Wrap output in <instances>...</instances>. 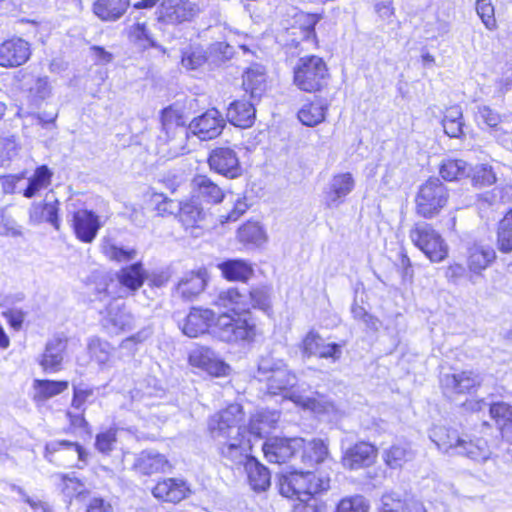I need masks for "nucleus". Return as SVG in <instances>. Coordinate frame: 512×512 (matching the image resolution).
<instances>
[{"label":"nucleus","instance_id":"7","mask_svg":"<svg viewBox=\"0 0 512 512\" xmlns=\"http://www.w3.org/2000/svg\"><path fill=\"white\" fill-rule=\"evenodd\" d=\"M146 278L147 272L142 262L138 261L122 267L115 273L117 284H115L113 278H110V282H105L102 288L98 287L97 292L100 296L104 297L124 298L138 291L146 281Z\"/></svg>","mask_w":512,"mask_h":512},{"label":"nucleus","instance_id":"58","mask_svg":"<svg viewBox=\"0 0 512 512\" xmlns=\"http://www.w3.org/2000/svg\"><path fill=\"white\" fill-rule=\"evenodd\" d=\"M476 117L480 121L479 123L492 131L499 130L500 125L503 122L502 115L487 105L478 108Z\"/></svg>","mask_w":512,"mask_h":512},{"label":"nucleus","instance_id":"3","mask_svg":"<svg viewBox=\"0 0 512 512\" xmlns=\"http://www.w3.org/2000/svg\"><path fill=\"white\" fill-rule=\"evenodd\" d=\"M450 189L438 177H429L414 196V212L425 220L437 218L450 205Z\"/></svg>","mask_w":512,"mask_h":512},{"label":"nucleus","instance_id":"8","mask_svg":"<svg viewBox=\"0 0 512 512\" xmlns=\"http://www.w3.org/2000/svg\"><path fill=\"white\" fill-rule=\"evenodd\" d=\"M328 76L325 61L315 55L299 58L294 67V84L305 92L322 90L327 85Z\"/></svg>","mask_w":512,"mask_h":512},{"label":"nucleus","instance_id":"25","mask_svg":"<svg viewBox=\"0 0 512 512\" xmlns=\"http://www.w3.org/2000/svg\"><path fill=\"white\" fill-rule=\"evenodd\" d=\"M133 467L142 475H152L164 473L170 466L163 454L155 450H144L136 456Z\"/></svg>","mask_w":512,"mask_h":512},{"label":"nucleus","instance_id":"11","mask_svg":"<svg viewBox=\"0 0 512 512\" xmlns=\"http://www.w3.org/2000/svg\"><path fill=\"white\" fill-rule=\"evenodd\" d=\"M198 12V6L189 0H162L157 8V20L166 24H180L190 21Z\"/></svg>","mask_w":512,"mask_h":512},{"label":"nucleus","instance_id":"43","mask_svg":"<svg viewBox=\"0 0 512 512\" xmlns=\"http://www.w3.org/2000/svg\"><path fill=\"white\" fill-rule=\"evenodd\" d=\"M52 176V171L46 165L37 167L33 175L28 178L27 186L22 195L29 199L35 197L42 189L50 185Z\"/></svg>","mask_w":512,"mask_h":512},{"label":"nucleus","instance_id":"9","mask_svg":"<svg viewBox=\"0 0 512 512\" xmlns=\"http://www.w3.org/2000/svg\"><path fill=\"white\" fill-rule=\"evenodd\" d=\"M210 169L228 179H236L243 174L237 152L231 147H216L209 153Z\"/></svg>","mask_w":512,"mask_h":512},{"label":"nucleus","instance_id":"60","mask_svg":"<svg viewBox=\"0 0 512 512\" xmlns=\"http://www.w3.org/2000/svg\"><path fill=\"white\" fill-rule=\"evenodd\" d=\"M0 235L17 237L21 235V230L17 222L7 214V208H0Z\"/></svg>","mask_w":512,"mask_h":512},{"label":"nucleus","instance_id":"49","mask_svg":"<svg viewBox=\"0 0 512 512\" xmlns=\"http://www.w3.org/2000/svg\"><path fill=\"white\" fill-rule=\"evenodd\" d=\"M469 176L471 185L475 189H484L497 182V176L493 167L486 163L476 165L471 170V174Z\"/></svg>","mask_w":512,"mask_h":512},{"label":"nucleus","instance_id":"30","mask_svg":"<svg viewBox=\"0 0 512 512\" xmlns=\"http://www.w3.org/2000/svg\"><path fill=\"white\" fill-rule=\"evenodd\" d=\"M66 347V341L61 338H53L47 342L45 351L39 361L40 366L45 372L54 373L61 369L63 353Z\"/></svg>","mask_w":512,"mask_h":512},{"label":"nucleus","instance_id":"22","mask_svg":"<svg viewBox=\"0 0 512 512\" xmlns=\"http://www.w3.org/2000/svg\"><path fill=\"white\" fill-rule=\"evenodd\" d=\"M489 415L495 423L501 440L512 444V405L504 401L489 404Z\"/></svg>","mask_w":512,"mask_h":512},{"label":"nucleus","instance_id":"41","mask_svg":"<svg viewBox=\"0 0 512 512\" xmlns=\"http://www.w3.org/2000/svg\"><path fill=\"white\" fill-rule=\"evenodd\" d=\"M101 251L108 259L116 262H127L133 260L137 255L134 248L119 245L115 239L109 236L102 238Z\"/></svg>","mask_w":512,"mask_h":512},{"label":"nucleus","instance_id":"33","mask_svg":"<svg viewBox=\"0 0 512 512\" xmlns=\"http://www.w3.org/2000/svg\"><path fill=\"white\" fill-rule=\"evenodd\" d=\"M129 6L130 0H97L93 12L102 21L113 22L120 19Z\"/></svg>","mask_w":512,"mask_h":512},{"label":"nucleus","instance_id":"45","mask_svg":"<svg viewBox=\"0 0 512 512\" xmlns=\"http://www.w3.org/2000/svg\"><path fill=\"white\" fill-rule=\"evenodd\" d=\"M301 451L302 462L307 467H313L314 465L323 462L328 455V448L320 439L309 441L306 445L304 442Z\"/></svg>","mask_w":512,"mask_h":512},{"label":"nucleus","instance_id":"28","mask_svg":"<svg viewBox=\"0 0 512 512\" xmlns=\"http://www.w3.org/2000/svg\"><path fill=\"white\" fill-rule=\"evenodd\" d=\"M189 493V488L183 480L168 478L158 482L152 489L155 498L166 502L177 503Z\"/></svg>","mask_w":512,"mask_h":512},{"label":"nucleus","instance_id":"26","mask_svg":"<svg viewBox=\"0 0 512 512\" xmlns=\"http://www.w3.org/2000/svg\"><path fill=\"white\" fill-rule=\"evenodd\" d=\"M29 219L33 224H40L47 222L51 224L56 230L60 228L59 218V201L45 200L43 202H34L29 208Z\"/></svg>","mask_w":512,"mask_h":512},{"label":"nucleus","instance_id":"35","mask_svg":"<svg viewBox=\"0 0 512 512\" xmlns=\"http://www.w3.org/2000/svg\"><path fill=\"white\" fill-rule=\"evenodd\" d=\"M327 107L326 99L315 97L313 101L302 106L298 111V118L306 126H316L325 119Z\"/></svg>","mask_w":512,"mask_h":512},{"label":"nucleus","instance_id":"19","mask_svg":"<svg viewBox=\"0 0 512 512\" xmlns=\"http://www.w3.org/2000/svg\"><path fill=\"white\" fill-rule=\"evenodd\" d=\"M481 386V377L472 370H463L445 376V389L457 395L475 394Z\"/></svg>","mask_w":512,"mask_h":512},{"label":"nucleus","instance_id":"50","mask_svg":"<svg viewBox=\"0 0 512 512\" xmlns=\"http://www.w3.org/2000/svg\"><path fill=\"white\" fill-rule=\"evenodd\" d=\"M378 458L377 447L366 441H359L354 444V467H369Z\"/></svg>","mask_w":512,"mask_h":512},{"label":"nucleus","instance_id":"56","mask_svg":"<svg viewBox=\"0 0 512 512\" xmlns=\"http://www.w3.org/2000/svg\"><path fill=\"white\" fill-rule=\"evenodd\" d=\"M207 60L206 53L200 46H189L182 51L181 63L183 67L195 70Z\"/></svg>","mask_w":512,"mask_h":512},{"label":"nucleus","instance_id":"5","mask_svg":"<svg viewBox=\"0 0 512 512\" xmlns=\"http://www.w3.org/2000/svg\"><path fill=\"white\" fill-rule=\"evenodd\" d=\"M259 381L265 382L269 393L277 395L293 388L297 377L285 362L271 355L263 356L258 362L257 374Z\"/></svg>","mask_w":512,"mask_h":512},{"label":"nucleus","instance_id":"42","mask_svg":"<svg viewBox=\"0 0 512 512\" xmlns=\"http://www.w3.org/2000/svg\"><path fill=\"white\" fill-rule=\"evenodd\" d=\"M23 87L27 91L30 101L36 106L40 105L51 95V86L47 76H31L24 82Z\"/></svg>","mask_w":512,"mask_h":512},{"label":"nucleus","instance_id":"17","mask_svg":"<svg viewBox=\"0 0 512 512\" xmlns=\"http://www.w3.org/2000/svg\"><path fill=\"white\" fill-rule=\"evenodd\" d=\"M215 320V313L211 309L193 307L180 328L186 336L195 338L207 332L210 333Z\"/></svg>","mask_w":512,"mask_h":512},{"label":"nucleus","instance_id":"20","mask_svg":"<svg viewBox=\"0 0 512 512\" xmlns=\"http://www.w3.org/2000/svg\"><path fill=\"white\" fill-rule=\"evenodd\" d=\"M192 196L199 202L216 205L223 201V189L207 175H195L192 179Z\"/></svg>","mask_w":512,"mask_h":512},{"label":"nucleus","instance_id":"34","mask_svg":"<svg viewBox=\"0 0 512 512\" xmlns=\"http://www.w3.org/2000/svg\"><path fill=\"white\" fill-rule=\"evenodd\" d=\"M179 219L185 228H195L205 219L206 211L196 198L191 196L190 199L179 203Z\"/></svg>","mask_w":512,"mask_h":512},{"label":"nucleus","instance_id":"40","mask_svg":"<svg viewBox=\"0 0 512 512\" xmlns=\"http://www.w3.org/2000/svg\"><path fill=\"white\" fill-rule=\"evenodd\" d=\"M243 87L252 101H258L266 89V78L260 68H250L243 75Z\"/></svg>","mask_w":512,"mask_h":512},{"label":"nucleus","instance_id":"64","mask_svg":"<svg viewBox=\"0 0 512 512\" xmlns=\"http://www.w3.org/2000/svg\"><path fill=\"white\" fill-rule=\"evenodd\" d=\"M399 261H400V275L402 281L404 283H412L414 279V269L413 264L407 254V252L403 249L399 253Z\"/></svg>","mask_w":512,"mask_h":512},{"label":"nucleus","instance_id":"4","mask_svg":"<svg viewBox=\"0 0 512 512\" xmlns=\"http://www.w3.org/2000/svg\"><path fill=\"white\" fill-rule=\"evenodd\" d=\"M210 334L214 338L229 344H246L254 340L256 325L252 319L245 315L222 313L216 318Z\"/></svg>","mask_w":512,"mask_h":512},{"label":"nucleus","instance_id":"32","mask_svg":"<svg viewBox=\"0 0 512 512\" xmlns=\"http://www.w3.org/2000/svg\"><path fill=\"white\" fill-rule=\"evenodd\" d=\"M352 186L350 173L335 176L325 192L324 201L328 207H337L348 195Z\"/></svg>","mask_w":512,"mask_h":512},{"label":"nucleus","instance_id":"57","mask_svg":"<svg viewBox=\"0 0 512 512\" xmlns=\"http://www.w3.org/2000/svg\"><path fill=\"white\" fill-rule=\"evenodd\" d=\"M249 296L248 311L251 307L258 308L263 311L270 309V289L267 286L255 287L246 293Z\"/></svg>","mask_w":512,"mask_h":512},{"label":"nucleus","instance_id":"51","mask_svg":"<svg viewBox=\"0 0 512 512\" xmlns=\"http://www.w3.org/2000/svg\"><path fill=\"white\" fill-rule=\"evenodd\" d=\"M278 418L279 415L276 412H258L250 420V433L257 437H263V435L268 433L269 429L273 427V424L277 422Z\"/></svg>","mask_w":512,"mask_h":512},{"label":"nucleus","instance_id":"38","mask_svg":"<svg viewBox=\"0 0 512 512\" xmlns=\"http://www.w3.org/2000/svg\"><path fill=\"white\" fill-rule=\"evenodd\" d=\"M496 245L503 254L512 253V207H510L497 223Z\"/></svg>","mask_w":512,"mask_h":512},{"label":"nucleus","instance_id":"59","mask_svg":"<svg viewBox=\"0 0 512 512\" xmlns=\"http://www.w3.org/2000/svg\"><path fill=\"white\" fill-rule=\"evenodd\" d=\"M56 477L61 480L63 486L62 491L68 496L82 495L86 490L84 482L74 474L69 475L60 473L57 474Z\"/></svg>","mask_w":512,"mask_h":512},{"label":"nucleus","instance_id":"6","mask_svg":"<svg viewBox=\"0 0 512 512\" xmlns=\"http://www.w3.org/2000/svg\"><path fill=\"white\" fill-rule=\"evenodd\" d=\"M412 244L432 263L445 261L449 246L442 235L428 223H415L409 231Z\"/></svg>","mask_w":512,"mask_h":512},{"label":"nucleus","instance_id":"18","mask_svg":"<svg viewBox=\"0 0 512 512\" xmlns=\"http://www.w3.org/2000/svg\"><path fill=\"white\" fill-rule=\"evenodd\" d=\"M497 261L495 249L482 243H473L466 250V267L472 275H482Z\"/></svg>","mask_w":512,"mask_h":512},{"label":"nucleus","instance_id":"14","mask_svg":"<svg viewBox=\"0 0 512 512\" xmlns=\"http://www.w3.org/2000/svg\"><path fill=\"white\" fill-rule=\"evenodd\" d=\"M31 56L30 44L20 38L13 37L0 44V66L4 68L19 67Z\"/></svg>","mask_w":512,"mask_h":512},{"label":"nucleus","instance_id":"48","mask_svg":"<svg viewBox=\"0 0 512 512\" xmlns=\"http://www.w3.org/2000/svg\"><path fill=\"white\" fill-rule=\"evenodd\" d=\"M61 449L74 450L77 453L78 460L83 464V465H78V468H83V466L87 464L89 454L86 451V449L79 443L72 442L69 440H55V441L48 442L45 445V458L51 462L52 460L49 457V455H51Z\"/></svg>","mask_w":512,"mask_h":512},{"label":"nucleus","instance_id":"12","mask_svg":"<svg viewBox=\"0 0 512 512\" xmlns=\"http://www.w3.org/2000/svg\"><path fill=\"white\" fill-rule=\"evenodd\" d=\"M225 125L222 114L217 109L211 108L189 123L188 133L197 136L201 141L212 140L222 133Z\"/></svg>","mask_w":512,"mask_h":512},{"label":"nucleus","instance_id":"13","mask_svg":"<svg viewBox=\"0 0 512 512\" xmlns=\"http://www.w3.org/2000/svg\"><path fill=\"white\" fill-rule=\"evenodd\" d=\"M101 325L110 334H118L131 330L134 326V317L124 303L111 300L105 311H101Z\"/></svg>","mask_w":512,"mask_h":512},{"label":"nucleus","instance_id":"63","mask_svg":"<svg viewBox=\"0 0 512 512\" xmlns=\"http://www.w3.org/2000/svg\"><path fill=\"white\" fill-rule=\"evenodd\" d=\"M116 442V432L107 430L96 435L95 447L102 454H109Z\"/></svg>","mask_w":512,"mask_h":512},{"label":"nucleus","instance_id":"31","mask_svg":"<svg viewBox=\"0 0 512 512\" xmlns=\"http://www.w3.org/2000/svg\"><path fill=\"white\" fill-rule=\"evenodd\" d=\"M243 468L247 474L249 485L254 491L262 492L270 487L271 473L255 457H252Z\"/></svg>","mask_w":512,"mask_h":512},{"label":"nucleus","instance_id":"23","mask_svg":"<svg viewBox=\"0 0 512 512\" xmlns=\"http://www.w3.org/2000/svg\"><path fill=\"white\" fill-rule=\"evenodd\" d=\"M222 277L229 282H248L254 275L252 264L245 259L229 258L217 264Z\"/></svg>","mask_w":512,"mask_h":512},{"label":"nucleus","instance_id":"44","mask_svg":"<svg viewBox=\"0 0 512 512\" xmlns=\"http://www.w3.org/2000/svg\"><path fill=\"white\" fill-rule=\"evenodd\" d=\"M128 38L135 45L147 49L148 47L156 48L162 53H166V48L157 43L151 36L145 23H135L128 29Z\"/></svg>","mask_w":512,"mask_h":512},{"label":"nucleus","instance_id":"2","mask_svg":"<svg viewBox=\"0 0 512 512\" xmlns=\"http://www.w3.org/2000/svg\"><path fill=\"white\" fill-rule=\"evenodd\" d=\"M278 486L280 494L286 498L310 501L316 494L329 489L330 479L314 472L294 470L281 473Z\"/></svg>","mask_w":512,"mask_h":512},{"label":"nucleus","instance_id":"37","mask_svg":"<svg viewBox=\"0 0 512 512\" xmlns=\"http://www.w3.org/2000/svg\"><path fill=\"white\" fill-rule=\"evenodd\" d=\"M457 451L475 461H484L490 456L489 443L483 438H466L462 436Z\"/></svg>","mask_w":512,"mask_h":512},{"label":"nucleus","instance_id":"24","mask_svg":"<svg viewBox=\"0 0 512 512\" xmlns=\"http://www.w3.org/2000/svg\"><path fill=\"white\" fill-rule=\"evenodd\" d=\"M227 120L234 126L249 128L254 124L256 109L254 101L235 100L227 108Z\"/></svg>","mask_w":512,"mask_h":512},{"label":"nucleus","instance_id":"52","mask_svg":"<svg viewBox=\"0 0 512 512\" xmlns=\"http://www.w3.org/2000/svg\"><path fill=\"white\" fill-rule=\"evenodd\" d=\"M240 242L260 246L266 241L263 227L258 222H247L238 229Z\"/></svg>","mask_w":512,"mask_h":512},{"label":"nucleus","instance_id":"15","mask_svg":"<svg viewBox=\"0 0 512 512\" xmlns=\"http://www.w3.org/2000/svg\"><path fill=\"white\" fill-rule=\"evenodd\" d=\"M71 222L76 238L82 243H92L102 227L99 216L88 209L75 211Z\"/></svg>","mask_w":512,"mask_h":512},{"label":"nucleus","instance_id":"36","mask_svg":"<svg viewBox=\"0 0 512 512\" xmlns=\"http://www.w3.org/2000/svg\"><path fill=\"white\" fill-rule=\"evenodd\" d=\"M444 132L450 138H460L464 135V120L462 108L458 104L446 107L442 118Z\"/></svg>","mask_w":512,"mask_h":512},{"label":"nucleus","instance_id":"1","mask_svg":"<svg viewBox=\"0 0 512 512\" xmlns=\"http://www.w3.org/2000/svg\"><path fill=\"white\" fill-rule=\"evenodd\" d=\"M242 414V406L235 403L212 416L209 421V430L222 461L237 468L243 467L253 457L250 454V441L244 435L245 429L239 425Z\"/></svg>","mask_w":512,"mask_h":512},{"label":"nucleus","instance_id":"53","mask_svg":"<svg viewBox=\"0 0 512 512\" xmlns=\"http://www.w3.org/2000/svg\"><path fill=\"white\" fill-rule=\"evenodd\" d=\"M475 10L486 29L494 31L498 28L495 7L491 0H475Z\"/></svg>","mask_w":512,"mask_h":512},{"label":"nucleus","instance_id":"62","mask_svg":"<svg viewBox=\"0 0 512 512\" xmlns=\"http://www.w3.org/2000/svg\"><path fill=\"white\" fill-rule=\"evenodd\" d=\"M324 339L314 331H310L302 342V353L305 357L316 356Z\"/></svg>","mask_w":512,"mask_h":512},{"label":"nucleus","instance_id":"55","mask_svg":"<svg viewBox=\"0 0 512 512\" xmlns=\"http://www.w3.org/2000/svg\"><path fill=\"white\" fill-rule=\"evenodd\" d=\"M383 460L391 469L401 468L409 460V451L402 445H392L384 452Z\"/></svg>","mask_w":512,"mask_h":512},{"label":"nucleus","instance_id":"39","mask_svg":"<svg viewBox=\"0 0 512 512\" xmlns=\"http://www.w3.org/2000/svg\"><path fill=\"white\" fill-rule=\"evenodd\" d=\"M438 173L446 182L460 181L469 175L468 164L462 159L447 158L440 163Z\"/></svg>","mask_w":512,"mask_h":512},{"label":"nucleus","instance_id":"61","mask_svg":"<svg viewBox=\"0 0 512 512\" xmlns=\"http://www.w3.org/2000/svg\"><path fill=\"white\" fill-rule=\"evenodd\" d=\"M94 396L93 388L86 386H73V398L71 406L78 411H85L84 404Z\"/></svg>","mask_w":512,"mask_h":512},{"label":"nucleus","instance_id":"54","mask_svg":"<svg viewBox=\"0 0 512 512\" xmlns=\"http://www.w3.org/2000/svg\"><path fill=\"white\" fill-rule=\"evenodd\" d=\"M88 351L99 365H105L110 359L112 347L107 341L93 337L88 342Z\"/></svg>","mask_w":512,"mask_h":512},{"label":"nucleus","instance_id":"27","mask_svg":"<svg viewBox=\"0 0 512 512\" xmlns=\"http://www.w3.org/2000/svg\"><path fill=\"white\" fill-rule=\"evenodd\" d=\"M161 125L167 139H173L176 136H188V126H186L182 111L172 105L161 111Z\"/></svg>","mask_w":512,"mask_h":512},{"label":"nucleus","instance_id":"47","mask_svg":"<svg viewBox=\"0 0 512 512\" xmlns=\"http://www.w3.org/2000/svg\"><path fill=\"white\" fill-rule=\"evenodd\" d=\"M462 436L456 428L442 426L434 431V442L439 449L444 451H457Z\"/></svg>","mask_w":512,"mask_h":512},{"label":"nucleus","instance_id":"10","mask_svg":"<svg viewBox=\"0 0 512 512\" xmlns=\"http://www.w3.org/2000/svg\"><path fill=\"white\" fill-rule=\"evenodd\" d=\"M302 438L273 437L267 439L262 450L265 458L271 463H285L294 458L303 448Z\"/></svg>","mask_w":512,"mask_h":512},{"label":"nucleus","instance_id":"16","mask_svg":"<svg viewBox=\"0 0 512 512\" xmlns=\"http://www.w3.org/2000/svg\"><path fill=\"white\" fill-rule=\"evenodd\" d=\"M189 362L192 366L200 368L215 377L226 376L230 371V366L208 347L202 346L194 349L189 355Z\"/></svg>","mask_w":512,"mask_h":512},{"label":"nucleus","instance_id":"21","mask_svg":"<svg viewBox=\"0 0 512 512\" xmlns=\"http://www.w3.org/2000/svg\"><path fill=\"white\" fill-rule=\"evenodd\" d=\"M207 284V272L205 269L189 271L177 282L176 294L183 300L190 301L202 293Z\"/></svg>","mask_w":512,"mask_h":512},{"label":"nucleus","instance_id":"29","mask_svg":"<svg viewBox=\"0 0 512 512\" xmlns=\"http://www.w3.org/2000/svg\"><path fill=\"white\" fill-rule=\"evenodd\" d=\"M248 300L249 296L246 293L232 287L219 291L213 300V304L233 311L234 315H241L248 312Z\"/></svg>","mask_w":512,"mask_h":512},{"label":"nucleus","instance_id":"46","mask_svg":"<svg viewBox=\"0 0 512 512\" xmlns=\"http://www.w3.org/2000/svg\"><path fill=\"white\" fill-rule=\"evenodd\" d=\"M33 387L35 389L34 399L44 401L65 391L68 388V382L35 379Z\"/></svg>","mask_w":512,"mask_h":512}]
</instances>
